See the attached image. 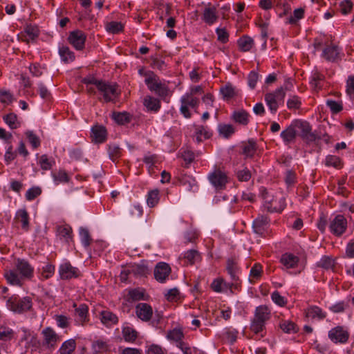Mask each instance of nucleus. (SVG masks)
I'll use <instances>...</instances> for the list:
<instances>
[{
	"label": "nucleus",
	"mask_w": 354,
	"mask_h": 354,
	"mask_svg": "<svg viewBox=\"0 0 354 354\" xmlns=\"http://www.w3.org/2000/svg\"><path fill=\"white\" fill-rule=\"evenodd\" d=\"M34 275V268L24 259H17L15 268L6 270L4 277L7 282L12 286H21L23 281L30 279Z\"/></svg>",
	"instance_id": "nucleus-1"
},
{
	"label": "nucleus",
	"mask_w": 354,
	"mask_h": 354,
	"mask_svg": "<svg viewBox=\"0 0 354 354\" xmlns=\"http://www.w3.org/2000/svg\"><path fill=\"white\" fill-rule=\"evenodd\" d=\"M261 195L264 200V207L270 212H281L286 207V200L282 196H272L268 191L263 188Z\"/></svg>",
	"instance_id": "nucleus-2"
},
{
	"label": "nucleus",
	"mask_w": 354,
	"mask_h": 354,
	"mask_svg": "<svg viewBox=\"0 0 354 354\" xmlns=\"http://www.w3.org/2000/svg\"><path fill=\"white\" fill-rule=\"evenodd\" d=\"M98 92L102 95L105 102L115 100L120 94L118 86L115 83H111L101 80L98 82L97 87Z\"/></svg>",
	"instance_id": "nucleus-3"
},
{
	"label": "nucleus",
	"mask_w": 354,
	"mask_h": 354,
	"mask_svg": "<svg viewBox=\"0 0 354 354\" xmlns=\"http://www.w3.org/2000/svg\"><path fill=\"white\" fill-rule=\"evenodd\" d=\"M293 122L296 131L299 132V136L307 144L320 139L315 133L312 132V127L309 122L301 120H295Z\"/></svg>",
	"instance_id": "nucleus-4"
},
{
	"label": "nucleus",
	"mask_w": 354,
	"mask_h": 354,
	"mask_svg": "<svg viewBox=\"0 0 354 354\" xmlns=\"http://www.w3.org/2000/svg\"><path fill=\"white\" fill-rule=\"evenodd\" d=\"M7 307L15 313H23L32 308V299L29 297L19 298L17 296H12L7 300Z\"/></svg>",
	"instance_id": "nucleus-5"
},
{
	"label": "nucleus",
	"mask_w": 354,
	"mask_h": 354,
	"mask_svg": "<svg viewBox=\"0 0 354 354\" xmlns=\"http://www.w3.org/2000/svg\"><path fill=\"white\" fill-rule=\"evenodd\" d=\"M286 93L283 87L278 88L274 91L268 93L265 95V101L270 112L276 113L279 105L283 103Z\"/></svg>",
	"instance_id": "nucleus-6"
},
{
	"label": "nucleus",
	"mask_w": 354,
	"mask_h": 354,
	"mask_svg": "<svg viewBox=\"0 0 354 354\" xmlns=\"http://www.w3.org/2000/svg\"><path fill=\"white\" fill-rule=\"evenodd\" d=\"M180 102L181 106L180 111L181 114L186 118H190L192 117V113L189 110V106L193 109H197L198 107L200 100L198 97L187 93L181 97Z\"/></svg>",
	"instance_id": "nucleus-7"
},
{
	"label": "nucleus",
	"mask_w": 354,
	"mask_h": 354,
	"mask_svg": "<svg viewBox=\"0 0 354 354\" xmlns=\"http://www.w3.org/2000/svg\"><path fill=\"white\" fill-rule=\"evenodd\" d=\"M58 272L59 277L62 280H71L82 275L80 270L68 261L60 264Z\"/></svg>",
	"instance_id": "nucleus-8"
},
{
	"label": "nucleus",
	"mask_w": 354,
	"mask_h": 354,
	"mask_svg": "<svg viewBox=\"0 0 354 354\" xmlns=\"http://www.w3.org/2000/svg\"><path fill=\"white\" fill-rule=\"evenodd\" d=\"M330 232L336 236L342 235L347 229V220L341 214L337 215L329 225Z\"/></svg>",
	"instance_id": "nucleus-9"
},
{
	"label": "nucleus",
	"mask_w": 354,
	"mask_h": 354,
	"mask_svg": "<svg viewBox=\"0 0 354 354\" xmlns=\"http://www.w3.org/2000/svg\"><path fill=\"white\" fill-rule=\"evenodd\" d=\"M86 40V34L80 30H76L71 32L68 37L69 44H71L77 50L84 49Z\"/></svg>",
	"instance_id": "nucleus-10"
},
{
	"label": "nucleus",
	"mask_w": 354,
	"mask_h": 354,
	"mask_svg": "<svg viewBox=\"0 0 354 354\" xmlns=\"http://www.w3.org/2000/svg\"><path fill=\"white\" fill-rule=\"evenodd\" d=\"M349 333L344 327L338 326L328 332L329 339L334 343L344 344L349 338Z\"/></svg>",
	"instance_id": "nucleus-11"
},
{
	"label": "nucleus",
	"mask_w": 354,
	"mask_h": 354,
	"mask_svg": "<svg viewBox=\"0 0 354 354\" xmlns=\"http://www.w3.org/2000/svg\"><path fill=\"white\" fill-rule=\"evenodd\" d=\"M44 338V345L49 348L55 347L57 343L60 341L59 336L50 327H46L41 331Z\"/></svg>",
	"instance_id": "nucleus-12"
},
{
	"label": "nucleus",
	"mask_w": 354,
	"mask_h": 354,
	"mask_svg": "<svg viewBox=\"0 0 354 354\" xmlns=\"http://www.w3.org/2000/svg\"><path fill=\"white\" fill-rule=\"evenodd\" d=\"M171 271V268L168 263L160 262L157 263L154 268V277L158 281L164 283L168 279Z\"/></svg>",
	"instance_id": "nucleus-13"
},
{
	"label": "nucleus",
	"mask_w": 354,
	"mask_h": 354,
	"mask_svg": "<svg viewBox=\"0 0 354 354\" xmlns=\"http://www.w3.org/2000/svg\"><path fill=\"white\" fill-rule=\"evenodd\" d=\"M135 311L137 317L143 322H148L152 317L153 309L147 303L138 304L136 306Z\"/></svg>",
	"instance_id": "nucleus-14"
},
{
	"label": "nucleus",
	"mask_w": 354,
	"mask_h": 354,
	"mask_svg": "<svg viewBox=\"0 0 354 354\" xmlns=\"http://www.w3.org/2000/svg\"><path fill=\"white\" fill-rule=\"evenodd\" d=\"M209 180L216 189H223L227 183V177L220 170H216L209 176Z\"/></svg>",
	"instance_id": "nucleus-15"
},
{
	"label": "nucleus",
	"mask_w": 354,
	"mask_h": 354,
	"mask_svg": "<svg viewBox=\"0 0 354 354\" xmlns=\"http://www.w3.org/2000/svg\"><path fill=\"white\" fill-rule=\"evenodd\" d=\"M226 270L230 274L232 280V286H236L239 283V277L238 276L239 268L237 262L234 259H229L227 261Z\"/></svg>",
	"instance_id": "nucleus-16"
},
{
	"label": "nucleus",
	"mask_w": 354,
	"mask_h": 354,
	"mask_svg": "<svg viewBox=\"0 0 354 354\" xmlns=\"http://www.w3.org/2000/svg\"><path fill=\"white\" fill-rule=\"evenodd\" d=\"M270 219L266 216H259L253 221L252 227L255 233L263 235L269 227Z\"/></svg>",
	"instance_id": "nucleus-17"
},
{
	"label": "nucleus",
	"mask_w": 354,
	"mask_h": 354,
	"mask_svg": "<svg viewBox=\"0 0 354 354\" xmlns=\"http://www.w3.org/2000/svg\"><path fill=\"white\" fill-rule=\"evenodd\" d=\"M250 118V113L243 109L234 111L231 115L233 121L243 126H247L249 124Z\"/></svg>",
	"instance_id": "nucleus-18"
},
{
	"label": "nucleus",
	"mask_w": 354,
	"mask_h": 354,
	"mask_svg": "<svg viewBox=\"0 0 354 354\" xmlns=\"http://www.w3.org/2000/svg\"><path fill=\"white\" fill-rule=\"evenodd\" d=\"M39 34V31L37 26L28 25L21 32V39L23 41L28 44L30 41H34L37 38Z\"/></svg>",
	"instance_id": "nucleus-19"
},
{
	"label": "nucleus",
	"mask_w": 354,
	"mask_h": 354,
	"mask_svg": "<svg viewBox=\"0 0 354 354\" xmlns=\"http://www.w3.org/2000/svg\"><path fill=\"white\" fill-rule=\"evenodd\" d=\"M91 137L95 143H102L106 139V130L102 125H95L91 129Z\"/></svg>",
	"instance_id": "nucleus-20"
},
{
	"label": "nucleus",
	"mask_w": 354,
	"mask_h": 354,
	"mask_svg": "<svg viewBox=\"0 0 354 354\" xmlns=\"http://www.w3.org/2000/svg\"><path fill=\"white\" fill-rule=\"evenodd\" d=\"M322 57L328 62H336L339 58V49L337 46H327L322 52Z\"/></svg>",
	"instance_id": "nucleus-21"
},
{
	"label": "nucleus",
	"mask_w": 354,
	"mask_h": 354,
	"mask_svg": "<svg viewBox=\"0 0 354 354\" xmlns=\"http://www.w3.org/2000/svg\"><path fill=\"white\" fill-rule=\"evenodd\" d=\"M102 323L107 327L117 324L119 322L118 317L110 310H102L100 313Z\"/></svg>",
	"instance_id": "nucleus-22"
},
{
	"label": "nucleus",
	"mask_w": 354,
	"mask_h": 354,
	"mask_svg": "<svg viewBox=\"0 0 354 354\" xmlns=\"http://www.w3.org/2000/svg\"><path fill=\"white\" fill-rule=\"evenodd\" d=\"M217 19L218 15L216 7L209 4L203 11V20L208 25H212Z\"/></svg>",
	"instance_id": "nucleus-23"
},
{
	"label": "nucleus",
	"mask_w": 354,
	"mask_h": 354,
	"mask_svg": "<svg viewBox=\"0 0 354 354\" xmlns=\"http://www.w3.org/2000/svg\"><path fill=\"white\" fill-rule=\"evenodd\" d=\"M180 259L183 261V264L185 266L193 265L201 259L200 253L196 250H187Z\"/></svg>",
	"instance_id": "nucleus-24"
},
{
	"label": "nucleus",
	"mask_w": 354,
	"mask_h": 354,
	"mask_svg": "<svg viewBox=\"0 0 354 354\" xmlns=\"http://www.w3.org/2000/svg\"><path fill=\"white\" fill-rule=\"evenodd\" d=\"M143 105L147 108V111L158 112L161 108L160 100L151 95H146L143 100Z\"/></svg>",
	"instance_id": "nucleus-25"
},
{
	"label": "nucleus",
	"mask_w": 354,
	"mask_h": 354,
	"mask_svg": "<svg viewBox=\"0 0 354 354\" xmlns=\"http://www.w3.org/2000/svg\"><path fill=\"white\" fill-rule=\"evenodd\" d=\"M270 310L267 306L261 305L257 306L254 311V317L266 324L270 318Z\"/></svg>",
	"instance_id": "nucleus-26"
},
{
	"label": "nucleus",
	"mask_w": 354,
	"mask_h": 354,
	"mask_svg": "<svg viewBox=\"0 0 354 354\" xmlns=\"http://www.w3.org/2000/svg\"><path fill=\"white\" fill-rule=\"evenodd\" d=\"M281 264L286 268H294L299 263V258L290 253L283 254L280 259Z\"/></svg>",
	"instance_id": "nucleus-27"
},
{
	"label": "nucleus",
	"mask_w": 354,
	"mask_h": 354,
	"mask_svg": "<svg viewBox=\"0 0 354 354\" xmlns=\"http://www.w3.org/2000/svg\"><path fill=\"white\" fill-rule=\"evenodd\" d=\"M297 136V131L293 121L281 133V137L286 144H289L295 140Z\"/></svg>",
	"instance_id": "nucleus-28"
},
{
	"label": "nucleus",
	"mask_w": 354,
	"mask_h": 354,
	"mask_svg": "<svg viewBox=\"0 0 354 354\" xmlns=\"http://www.w3.org/2000/svg\"><path fill=\"white\" fill-rule=\"evenodd\" d=\"M132 274L136 276L145 277L149 274L150 270L143 262L140 263H130Z\"/></svg>",
	"instance_id": "nucleus-29"
},
{
	"label": "nucleus",
	"mask_w": 354,
	"mask_h": 354,
	"mask_svg": "<svg viewBox=\"0 0 354 354\" xmlns=\"http://www.w3.org/2000/svg\"><path fill=\"white\" fill-rule=\"evenodd\" d=\"M257 143L253 140H249L248 142L242 143V153L246 158H252L257 151Z\"/></svg>",
	"instance_id": "nucleus-30"
},
{
	"label": "nucleus",
	"mask_w": 354,
	"mask_h": 354,
	"mask_svg": "<svg viewBox=\"0 0 354 354\" xmlns=\"http://www.w3.org/2000/svg\"><path fill=\"white\" fill-rule=\"evenodd\" d=\"M15 219L21 223V227L24 230L28 231L29 230V216L25 209H19L16 213Z\"/></svg>",
	"instance_id": "nucleus-31"
},
{
	"label": "nucleus",
	"mask_w": 354,
	"mask_h": 354,
	"mask_svg": "<svg viewBox=\"0 0 354 354\" xmlns=\"http://www.w3.org/2000/svg\"><path fill=\"white\" fill-rule=\"evenodd\" d=\"M239 50L242 52L249 51L254 46V40L248 35H243L237 41Z\"/></svg>",
	"instance_id": "nucleus-32"
},
{
	"label": "nucleus",
	"mask_w": 354,
	"mask_h": 354,
	"mask_svg": "<svg viewBox=\"0 0 354 354\" xmlns=\"http://www.w3.org/2000/svg\"><path fill=\"white\" fill-rule=\"evenodd\" d=\"M51 176L55 185L68 183L71 179L68 174L64 169L53 171L51 173Z\"/></svg>",
	"instance_id": "nucleus-33"
},
{
	"label": "nucleus",
	"mask_w": 354,
	"mask_h": 354,
	"mask_svg": "<svg viewBox=\"0 0 354 354\" xmlns=\"http://www.w3.org/2000/svg\"><path fill=\"white\" fill-rule=\"evenodd\" d=\"M263 274V267L259 263H256L252 267L250 275L249 281L251 283H254L257 281L259 280Z\"/></svg>",
	"instance_id": "nucleus-34"
},
{
	"label": "nucleus",
	"mask_w": 354,
	"mask_h": 354,
	"mask_svg": "<svg viewBox=\"0 0 354 354\" xmlns=\"http://www.w3.org/2000/svg\"><path fill=\"white\" fill-rule=\"evenodd\" d=\"M59 54L62 60L67 64L75 60V56L73 51L68 46H62L59 48Z\"/></svg>",
	"instance_id": "nucleus-35"
},
{
	"label": "nucleus",
	"mask_w": 354,
	"mask_h": 354,
	"mask_svg": "<svg viewBox=\"0 0 354 354\" xmlns=\"http://www.w3.org/2000/svg\"><path fill=\"white\" fill-rule=\"evenodd\" d=\"M305 313L306 316L310 319L317 318L319 319H323L326 317V314L322 310V309L315 306L306 309Z\"/></svg>",
	"instance_id": "nucleus-36"
},
{
	"label": "nucleus",
	"mask_w": 354,
	"mask_h": 354,
	"mask_svg": "<svg viewBox=\"0 0 354 354\" xmlns=\"http://www.w3.org/2000/svg\"><path fill=\"white\" fill-rule=\"evenodd\" d=\"M76 348V342L70 339L64 342L59 349V354H72Z\"/></svg>",
	"instance_id": "nucleus-37"
},
{
	"label": "nucleus",
	"mask_w": 354,
	"mask_h": 354,
	"mask_svg": "<svg viewBox=\"0 0 354 354\" xmlns=\"http://www.w3.org/2000/svg\"><path fill=\"white\" fill-rule=\"evenodd\" d=\"M122 336L125 342H134L138 337V332L132 327L123 326Z\"/></svg>",
	"instance_id": "nucleus-38"
},
{
	"label": "nucleus",
	"mask_w": 354,
	"mask_h": 354,
	"mask_svg": "<svg viewBox=\"0 0 354 354\" xmlns=\"http://www.w3.org/2000/svg\"><path fill=\"white\" fill-rule=\"evenodd\" d=\"M15 331L5 324L0 325V340L3 342H8L15 337Z\"/></svg>",
	"instance_id": "nucleus-39"
},
{
	"label": "nucleus",
	"mask_w": 354,
	"mask_h": 354,
	"mask_svg": "<svg viewBox=\"0 0 354 354\" xmlns=\"http://www.w3.org/2000/svg\"><path fill=\"white\" fill-rule=\"evenodd\" d=\"M88 308L86 304H80L78 308L75 309V313L78 317L79 322L82 325L88 322Z\"/></svg>",
	"instance_id": "nucleus-40"
},
{
	"label": "nucleus",
	"mask_w": 354,
	"mask_h": 354,
	"mask_svg": "<svg viewBox=\"0 0 354 354\" xmlns=\"http://www.w3.org/2000/svg\"><path fill=\"white\" fill-rule=\"evenodd\" d=\"M57 232L59 236L64 239L65 241L69 243L73 240V231L69 225H60L57 228Z\"/></svg>",
	"instance_id": "nucleus-41"
},
{
	"label": "nucleus",
	"mask_w": 354,
	"mask_h": 354,
	"mask_svg": "<svg viewBox=\"0 0 354 354\" xmlns=\"http://www.w3.org/2000/svg\"><path fill=\"white\" fill-rule=\"evenodd\" d=\"M265 329L266 324L253 317L250 324V330L256 335L260 334V337H263L265 336V333H263Z\"/></svg>",
	"instance_id": "nucleus-42"
},
{
	"label": "nucleus",
	"mask_w": 354,
	"mask_h": 354,
	"mask_svg": "<svg viewBox=\"0 0 354 354\" xmlns=\"http://www.w3.org/2000/svg\"><path fill=\"white\" fill-rule=\"evenodd\" d=\"M220 92L224 100H229L236 95L235 88L230 83H227L220 88Z\"/></svg>",
	"instance_id": "nucleus-43"
},
{
	"label": "nucleus",
	"mask_w": 354,
	"mask_h": 354,
	"mask_svg": "<svg viewBox=\"0 0 354 354\" xmlns=\"http://www.w3.org/2000/svg\"><path fill=\"white\" fill-rule=\"evenodd\" d=\"M145 291L140 288L129 290L127 295V301H136L144 299Z\"/></svg>",
	"instance_id": "nucleus-44"
},
{
	"label": "nucleus",
	"mask_w": 354,
	"mask_h": 354,
	"mask_svg": "<svg viewBox=\"0 0 354 354\" xmlns=\"http://www.w3.org/2000/svg\"><path fill=\"white\" fill-rule=\"evenodd\" d=\"M125 214L129 218H139L142 214V209L139 205H131L127 207Z\"/></svg>",
	"instance_id": "nucleus-45"
},
{
	"label": "nucleus",
	"mask_w": 354,
	"mask_h": 354,
	"mask_svg": "<svg viewBox=\"0 0 354 354\" xmlns=\"http://www.w3.org/2000/svg\"><path fill=\"white\" fill-rule=\"evenodd\" d=\"M212 133L207 127L199 126L196 129V140L198 142H202L204 140L208 139L211 137Z\"/></svg>",
	"instance_id": "nucleus-46"
},
{
	"label": "nucleus",
	"mask_w": 354,
	"mask_h": 354,
	"mask_svg": "<svg viewBox=\"0 0 354 354\" xmlns=\"http://www.w3.org/2000/svg\"><path fill=\"white\" fill-rule=\"evenodd\" d=\"M238 334L239 332L236 329L225 328L221 337L223 340H226L232 344L236 341Z\"/></svg>",
	"instance_id": "nucleus-47"
},
{
	"label": "nucleus",
	"mask_w": 354,
	"mask_h": 354,
	"mask_svg": "<svg viewBox=\"0 0 354 354\" xmlns=\"http://www.w3.org/2000/svg\"><path fill=\"white\" fill-rule=\"evenodd\" d=\"M3 119L12 129H16L20 126V122L17 120V115L14 113L4 115Z\"/></svg>",
	"instance_id": "nucleus-48"
},
{
	"label": "nucleus",
	"mask_w": 354,
	"mask_h": 354,
	"mask_svg": "<svg viewBox=\"0 0 354 354\" xmlns=\"http://www.w3.org/2000/svg\"><path fill=\"white\" fill-rule=\"evenodd\" d=\"M218 131L221 136L228 138L234 133V128L232 124H220L218 127Z\"/></svg>",
	"instance_id": "nucleus-49"
},
{
	"label": "nucleus",
	"mask_w": 354,
	"mask_h": 354,
	"mask_svg": "<svg viewBox=\"0 0 354 354\" xmlns=\"http://www.w3.org/2000/svg\"><path fill=\"white\" fill-rule=\"evenodd\" d=\"M113 118L119 124H125L131 121L130 114L127 112L114 113Z\"/></svg>",
	"instance_id": "nucleus-50"
},
{
	"label": "nucleus",
	"mask_w": 354,
	"mask_h": 354,
	"mask_svg": "<svg viewBox=\"0 0 354 354\" xmlns=\"http://www.w3.org/2000/svg\"><path fill=\"white\" fill-rule=\"evenodd\" d=\"M152 91L155 92L160 97H165L169 94V88L167 84L162 83L160 81L156 84L155 88H151Z\"/></svg>",
	"instance_id": "nucleus-51"
},
{
	"label": "nucleus",
	"mask_w": 354,
	"mask_h": 354,
	"mask_svg": "<svg viewBox=\"0 0 354 354\" xmlns=\"http://www.w3.org/2000/svg\"><path fill=\"white\" fill-rule=\"evenodd\" d=\"M159 201V191L158 189H153L149 192L147 195V205L153 207L156 206Z\"/></svg>",
	"instance_id": "nucleus-52"
},
{
	"label": "nucleus",
	"mask_w": 354,
	"mask_h": 354,
	"mask_svg": "<svg viewBox=\"0 0 354 354\" xmlns=\"http://www.w3.org/2000/svg\"><path fill=\"white\" fill-rule=\"evenodd\" d=\"M317 266L326 270L333 269L335 266V261L331 257L324 256L317 263Z\"/></svg>",
	"instance_id": "nucleus-53"
},
{
	"label": "nucleus",
	"mask_w": 354,
	"mask_h": 354,
	"mask_svg": "<svg viewBox=\"0 0 354 354\" xmlns=\"http://www.w3.org/2000/svg\"><path fill=\"white\" fill-rule=\"evenodd\" d=\"M301 106V101L300 97L297 95L291 96L287 101V107L290 110L299 109Z\"/></svg>",
	"instance_id": "nucleus-54"
},
{
	"label": "nucleus",
	"mask_w": 354,
	"mask_h": 354,
	"mask_svg": "<svg viewBox=\"0 0 354 354\" xmlns=\"http://www.w3.org/2000/svg\"><path fill=\"white\" fill-rule=\"evenodd\" d=\"M123 24L118 21H111L106 26V29L108 32L113 34H116L123 30Z\"/></svg>",
	"instance_id": "nucleus-55"
},
{
	"label": "nucleus",
	"mask_w": 354,
	"mask_h": 354,
	"mask_svg": "<svg viewBox=\"0 0 354 354\" xmlns=\"http://www.w3.org/2000/svg\"><path fill=\"white\" fill-rule=\"evenodd\" d=\"M326 105L329 107L330 111L333 114H337L343 110V104L342 102L328 100L326 101Z\"/></svg>",
	"instance_id": "nucleus-56"
},
{
	"label": "nucleus",
	"mask_w": 354,
	"mask_h": 354,
	"mask_svg": "<svg viewBox=\"0 0 354 354\" xmlns=\"http://www.w3.org/2000/svg\"><path fill=\"white\" fill-rule=\"evenodd\" d=\"M160 81V80L159 77L157 75H156L154 73H149V75H147V79L145 80V83L147 84L148 88L151 91H152L151 88H155L156 84H158V82Z\"/></svg>",
	"instance_id": "nucleus-57"
},
{
	"label": "nucleus",
	"mask_w": 354,
	"mask_h": 354,
	"mask_svg": "<svg viewBox=\"0 0 354 354\" xmlns=\"http://www.w3.org/2000/svg\"><path fill=\"white\" fill-rule=\"evenodd\" d=\"M108 152L110 158L115 161L121 156L122 149L118 145H111L109 146Z\"/></svg>",
	"instance_id": "nucleus-58"
},
{
	"label": "nucleus",
	"mask_w": 354,
	"mask_h": 354,
	"mask_svg": "<svg viewBox=\"0 0 354 354\" xmlns=\"http://www.w3.org/2000/svg\"><path fill=\"white\" fill-rule=\"evenodd\" d=\"M280 328L285 333H296L297 328L295 323L290 321H283L280 323Z\"/></svg>",
	"instance_id": "nucleus-59"
},
{
	"label": "nucleus",
	"mask_w": 354,
	"mask_h": 354,
	"mask_svg": "<svg viewBox=\"0 0 354 354\" xmlns=\"http://www.w3.org/2000/svg\"><path fill=\"white\" fill-rule=\"evenodd\" d=\"M26 136L28 139L29 142L32 145L33 149H37L40 146V139L39 137L31 131L26 132Z\"/></svg>",
	"instance_id": "nucleus-60"
},
{
	"label": "nucleus",
	"mask_w": 354,
	"mask_h": 354,
	"mask_svg": "<svg viewBox=\"0 0 354 354\" xmlns=\"http://www.w3.org/2000/svg\"><path fill=\"white\" fill-rule=\"evenodd\" d=\"M80 235L82 244L85 247H88L91 244V238L87 229L81 227L80 229Z\"/></svg>",
	"instance_id": "nucleus-61"
},
{
	"label": "nucleus",
	"mask_w": 354,
	"mask_h": 354,
	"mask_svg": "<svg viewBox=\"0 0 354 354\" xmlns=\"http://www.w3.org/2000/svg\"><path fill=\"white\" fill-rule=\"evenodd\" d=\"M346 93L351 98L354 99V75L348 77L346 85Z\"/></svg>",
	"instance_id": "nucleus-62"
},
{
	"label": "nucleus",
	"mask_w": 354,
	"mask_h": 354,
	"mask_svg": "<svg viewBox=\"0 0 354 354\" xmlns=\"http://www.w3.org/2000/svg\"><path fill=\"white\" fill-rule=\"evenodd\" d=\"M252 174L248 168L239 170L236 172V178L241 182H247L251 178Z\"/></svg>",
	"instance_id": "nucleus-63"
},
{
	"label": "nucleus",
	"mask_w": 354,
	"mask_h": 354,
	"mask_svg": "<svg viewBox=\"0 0 354 354\" xmlns=\"http://www.w3.org/2000/svg\"><path fill=\"white\" fill-rule=\"evenodd\" d=\"M54 319L59 328H66L69 326V318L65 315H56Z\"/></svg>",
	"instance_id": "nucleus-64"
}]
</instances>
